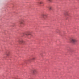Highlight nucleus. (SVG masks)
<instances>
[{
  "mask_svg": "<svg viewBox=\"0 0 79 79\" xmlns=\"http://www.w3.org/2000/svg\"><path fill=\"white\" fill-rule=\"evenodd\" d=\"M42 16L44 18H45V17L47 16V15L45 14H42Z\"/></svg>",
  "mask_w": 79,
  "mask_h": 79,
  "instance_id": "obj_7",
  "label": "nucleus"
},
{
  "mask_svg": "<svg viewBox=\"0 0 79 79\" xmlns=\"http://www.w3.org/2000/svg\"><path fill=\"white\" fill-rule=\"evenodd\" d=\"M10 54V52H7L6 53V55H7V56H9Z\"/></svg>",
  "mask_w": 79,
  "mask_h": 79,
  "instance_id": "obj_8",
  "label": "nucleus"
},
{
  "mask_svg": "<svg viewBox=\"0 0 79 79\" xmlns=\"http://www.w3.org/2000/svg\"><path fill=\"white\" fill-rule=\"evenodd\" d=\"M64 15H65V16H69V14L68 13V12L67 11L65 13Z\"/></svg>",
  "mask_w": 79,
  "mask_h": 79,
  "instance_id": "obj_5",
  "label": "nucleus"
},
{
  "mask_svg": "<svg viewBox=\"0 0 79 79\" xmlns=\"http://www.w3.org/2000/svg\"><path fill=\"white\" fill-rule=\"evenodd\" d=\"M39 4H43V1H40L39 2Z\"/></svg>",
  "mask_w": 79,
  "mask_h": 79,
  "instance_id": "obj_10",
  "label": "nucleus"
},
{
  "mask_svg": "<svg viewBox=\"0 0 79 79\" xmlns=\"http://www.w3.org/2000/svg\"><path fill=\"white\" fill-rule=\"evenodd\" d=\"M52 0H48V1H49V2H52Z\"/></svg>",
  "mask_w": 79,
  "mask_h": 79,
  "instance_id": "obj_11",
  "label": "nucleus"
},
{
  "mask_svg": "<svg viewBox=\"0 0 79 79\" xmlns=\"http://www.w3.org/2000/svg\"><path fill=\"white\" fill-rule=\"evenodd\" d=\"M37 70L35 69L33 70V74H35L37 73Z\"/></svg>",
  "mask_w": 79,
  "mask_h": 79,
  "instance_id": "obj_6",
  "label": "nucleus"
},
{
  "mask_svg": "<svg viewBox=\"0 0 79 79\" xmlns=\"http://www.w3.org/2000/svg\"><path fill=\"white\" fill-rule=\"evenodd\" d=\"M24 20L23 19H21L20 21V24H24Z\"/></svg>",
  "mask_w": 79,
  "mask_h": 79,
  "instance_id": "obj_3",
  "label": "nucleus"
},
{
  "mask_svg": "<svg viewBox=\"0 0 79 79\" xmlns=\"http://www.w3.org/2000/svg\"><path fill=\"white\" fill-rule=\"evenodd\" d=\"M70 41L72 42H73V43H75V42H77L76 39L75 38H72L70 40Z\"/></svg>",
  "mask_w": 79,
  "mask_h": 79,
  "instance_id": "obj_2",
  "label": "nucleus"
},
{
  "mask_svg": "<svg viewBox=\"0 0 79 79\" xmlns=\"http://www.w3.org/2000/svg\"><path fill=\"white\" fill-rule=\"evenodd\" d=\"M30 35V34H28V35Z\"/></svg>",
  "mask_w": 79,
  "mask_h": 79,
  "instance_id": "obj_12",
  "label": "nucleus"
},
{
  "mask_svg": "<svg viewBox=\"0 0 79 79\" xmlns=\"http://www.w3.org/2000/svg\"><path fill=\"white\" fill-rule=\"evenodd\" d=\"M49 10H52L53 9V7L52 6H50L49 7Z\"/></svg>",
  "mask_w": 79,
  "mask_h": 79,
  "instance_id": "obj_9",
  "label": "nucleus"
},
{
  "mask_svg": "<svg viewBox=\"0 0 79 79\" xmlns=\"http://www.w3.org/2000/svg\"><path fill=\"white\" fill-rule=\"evenodd\" d=\"M18 42L21 43V44H23V43H24V41H23V40H19L18 41Z\"/></svg>",
  "mask_w": 79,
  "mask_h": 79,
  "instance_id": "obj_4",
  "label": "nucleus"
},
{
  "mask_svg": "<svg viewBox=\"0 0 79 79\" xmlns=\"http://www.w3.org/2000/svg\"><path fill=\"white\" fill-rule=\"evenodd\" d=\"M36 59V57H33L32 58H29L27 60V61L28 62H31L32 60H35V59Z\"/></svg>",
  "mask_w": 79,
  "mask_h": 79,
  "instance_id": "obj_1",
  "label": "nucleus"
}]
</instances>
